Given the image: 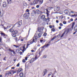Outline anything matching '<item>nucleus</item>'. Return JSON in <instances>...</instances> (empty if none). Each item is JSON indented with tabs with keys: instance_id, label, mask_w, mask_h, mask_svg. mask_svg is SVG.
<instances>
[{
	"instance_id": "c03bdc74",
	"label": "nucleus",
	"mask_w": 77,
	"mask_h": 77,
	"mask_svg": "<svg viewBox=\"0 0 77 77\" xmlns=\"http://www.w3.org/2000/svg\"><path fill=\"white\" fill-rule=\"evenodd\" d=\"M47 35V33H45L43 34V35L44 36H46Z\"/></svg>"
},
{
	"instance_id": "c9c22d12",
	"label": "nucleus",
	"mask_w": 77,
	"mask_h": 77,
	"mask_svg": "<svg viewBox=\"0 0 77 77\" xmlns=\"http://www.w3.org/2000/svg\"><path fill=\"white\" fill-rule=\"evenodd\" d=\"M30 5H35V4H34V2H31L30 3Z\"/></svg>"
},
{
	"instance_id": "680f3d73",
	"label": "nucleus",
	"mask_w": 77,
	"mask_h": 77,
	"mask_svg": "<svg viewBox=\"0 0 77 77\" xmlns=\"http://www.w3.org/2000/svg\"><path fill=\"white\" fill-rule=\"evenodd\" d=\"M56 23H59V21H58L57 20H56Z\"/></svg>"
},
{
	"instance_id": "39448f33",
	"label": "nucleus",
	"mask_w": 77,
	"mask_h": 77,
	"mask_svg": "<svg viewBox=\"0 0 77 77\" xmlns=\"http://www.w3.org/2000/svg\"><path fill=\"white\" fill-rule=\"evenodd\" d=\"M16 24H17L18 27L21 26V24H22V20L19 21Z\"/></svg>"
},
{
	"instance_id": "a19ab883",
	"label": "nucleus",
	"mask_w": 77,
	"mask_h": 77,
	"mask_svg": "<svg viewBox=\"0 0 77 77\" xmlns=\"http://www.w3.org/2000/svg\"><path fill=\"white\" fill-rule=\"evenodd\" d=\"M22 62L23 63H25V62H26V60H25V59H23L22 60Z\"/></svg>"
},
{
	"instance_id": "58836bf2",
	"label": "nucleus",
	"mask_w": 77,
	"mask_h": 77,
	"mask_svg": "<svg viewBox=\"0 0 77 77\" xmlns=\"http://www.w3.org/2000/svg\"><path fill=\"white\" fill-rule=\"evenodd\" d=\"M15 51H16V53H18L19 52V50L17 49Z\"/></svg>"
},
{
	"instance_id": "4be33fe9",
	"label": "nucleus",
	"mask_w": 77,
	"mask_h": 77,
	"mask_svg": "<svg viewBox=\"0 0 77 77\" xmlns=\"http://www.w3.org/2000/svg\"><path fill=\"white\" fill-rule=\"evenodd\" d=\"M10 31L11 32V33H12L14 31V29H13L12 28H11L10 29H9Z\"/></svg>"
},
{
	"instance_id": "09e8293b",
	"label": "nucleus",
	"mask_w": 77,
	"mask_h": 77,
	"mask_svg": "<svg viewBox=\"0 0 77 77\" xmlns=\"http://www.w3.org/2000/svg\"><path fill=\"white\" fill-rule=\"evenodd\" d=\"M36 8H39V6L38 5H37L36 6Z\"/></svg>"
},
{
	"instance_id": "c85d7f7f",
	"label": "nucleus",
	"mask_w": 77,
	"mask_h": 77,
	"mask_svg": "<svg viewBox=\"0 0 77 77\" xmlns=\"http://www.w3.org/2000/svg\"><path fill=\"white\" fill-rule=\"evenodd\" d=\"M38 39V37L37 36H35V35H34V36L33 37V39Z\"/></svg>"
},
{
	"instance_id": "423d86ee",
	"label": "nucleus",
	"mask_w": 77,
	"mask_h": 77,
	"mask_svg": "<svg viewBox=\"0 0 77 77\" xmlns=\"http://www.w3.org/2000/svg\"><path fill=\"white\" fill-rule=\"evenodd\" d=\"M54 40V39H51V40L50 41L48 42V44H45V47L46 48H47V47H48V46H49V45H50V44H51V41H53V40Z\"/></svg>"
},
{
	"instance_id": "3c124183",
	"label": "nucleus",
	"mask_w": 77,
	"mask_h": 77,
	"mask_svg": "<svg viewBox=\"0 0 77 77\" xmlns=\"http://www.w3.org/2000/svg\"><path fill=\"white\" fill-rule=\"evenodd\" d=\"M60 26H63V24L62 23H60Z\"/></svg>"
},
{
	"instance_id": "f3484780",
	"label": "nucleus",
	"mask_w": 77,
	"mask_h": 77,
	"mask_svg": "<svg viewBox=\"0 0 77 77\" xmlns=\"http://www.w3.org/2000/svg\"><path fill=\"white\" fill-rule=\"evenodd\" d=\"M64 12L65 14H68L69 12L68 10H65L64 11Z\"/></svg>"
},
{
	"instance_id": "4c0bfd02",
	"label": "nucleus",
	"mask_w": 77,
	"mask_h": 77,
	"mask_svg": "<svg viewBox=\"0 0 77 77\" xmlns=\"http://www.w3.org/2000/svg\"><path fill=\"white\" fill-rule=\"evenodd\" d=\"M51 31L52 32H55V29L54 28L52 29H51Z\"/></svg>"
},
{
	"instance_id": "79ce46f5",
	"label": "nucleus",
	"mask_w": 77,
	"mask_h": 77,
	"mask_svg": "<svg viewBox=\"0 0 77 77\" xmlns=\"http://www.w3.org/2000/svg\"><path fill=\"white\" fill-rule=\"evenodd\" d=\"M60 19H63V16H61L60 17Z\"/></svg>"
},
{
	"instance_id": "ea45409f",
	"label": "nucleus",
	"mask_w": 77,
	"mask_h": 77,
	"mask_svg": "<svg viewBox=\"0 0 77 77\" xmlns=\"http://www.w3.org/2000/svg\"><path fill=\"white\" fill-rule=\"evenodd\" d=\"M42 53V52L41 51H39V57H40V56H41V55Z\"/></svg>"
},
{
	"instance_id": "7c9ffc66",
	"label": "nucleus",
	"mask_w": 77,
	"mask_h": 77,
	"mask_svg": "<svg viewBox=\"0 0 77 77\" xmlns=\"http://www.w3.org/2000/svg\"><path fill=\"white\" fill-rule=\"evenodd\" d=\"M38 38H40L41 37V33H39L38 34Z\"/></svg>"
},
{
	"instance_id": "6e6552de",
	"label": "nucleus",
	"mask_w": 77,
	"mask_h": 77,
	"mask_svg": "<svg viewBox=\"0 0 77 77\" xmlns=\"http://www.w3.org/2000/svg\"><path fill=\"white\" fill-rule=\"evenodd\" d=\"M37 31H38L39 33H42L43 29L42 28L38 27L37 29Z\"/></svg>"
},
{
	"instance_id": "37998d69",
	"label": "nucleus",
	"mask_w": 77,
	"mask_h": 77,
	"mask_svg": "<svg viewBox=\"0 0 77 77\" xmlns=\"http://www.w3.org/2000/svg\"><path fill=\"white\" fill-rule=\"evenodd\" d=\"M44 21H47V18H45L43 19Z\"/></svg>"
},
{
	"instance_id": "de8ad7c7",
	"label": "nucleus",
	"mask_w": 77,
	"mask_h": 77,
	"mask_svg": "<svg viewBox=\"0 0 77 77\" xmlns=\"http://www.w3.org/2000/svg\"><path fill=\"white\" fill-rule=\"evenodd\" d=\"M2 39H0V42H1L2 44H0V45H2Z\"/></svg>"
},
{
	"instance_id": "774afa93",
	"label": "nucleus",
	"mask_w": 77,
	"mask_h": 77,
	"mask_svg": "<svg viewBox=\"0 0 77 77\" xmlns=\"http://www.w3.org/2000/svg\"><path fill=\"white\" fill-rule=\"evenodd\" d=\"M61 36L60 34H59L57 35V36H58H58Z\"/></svg>"
},
{
	"instance_id": "f8f14e48",
	"label": "nucleus",
	"mask_w": 77,
	"mask_h": 77,
	"mask_svg": "<svg viewBox=\"0 0 77 77\" xmlns=\"http://www.w3.org/2000/svg\"><path fill=\"white\" fill-rule=\"evenodd\" d=\"M39 57V56H38V55L37 54H36L35 55V57L34 58L35 60H37L38 58Z\"/></svg>"
},
{
	"instance_id": "1a4fd4ad",
	"label": "nucleus",
	"mask_w": 77,
	"mask_h": 77,
	"mask_svg": "<svg viewBox=\"0 0 77 77\" xmlns=\"http://www.w3.org/2000/svg\"><path fill=\"white\" fill-rule=\"evenodd\" d=\"M8 51H11V52H13V54H16V53H15V51H14V50H12V49H11V48H9L8 50Z\"/></svg>"
},
{
	"instance_id": "dca6fc26",
	"label": "nucleus",
	"mask_w": 77,
	"mask_h": 77,
	"mask_svg": "<svg viewBox=\"0 0 77 77\" xmlns=\"http://www.w3.org/2000/svg\"><path fill=\"white\" fill-rule=\"evenodd\" d=\"M2 6L3 8H5L6 6V2H4L2 4Z\"/></svg>"
},
{
	"instance_id": "a878e982",
	"label": "nucleus",
	"mask_w": 77,
	"mask_h": 77,
	"mask_svg": "<svg viewBox=\"0 0 77 77\" xmlns=\"http://www.w3.org/2000/svg\"><path fill=\"white\" fill-rule=\"evenodd\" d=\"M45 17V15H42L41 16V19H42V20H43L44 19Z\"/></svg>"
},
{
	"instance_id": "412c9836",
	"label": "nucleus",
	"mask_w": 77,
	"mask_h": 77,
	"mask_svg": "<svg viewBox=\"0 0 77 77\" xmlns=\"http://www.w3.org/2000/svg\"><path fill=\"white\" fill-rule=\"evenodd\" d=\"M7 2L8 4L12 3V1L11 0H7Z\"/></svg>"
},
{
	"instance_id": "e2e57ef3",
	"label": "nucleus",
	"mask_w": 77,
	"mask_h": 77,
	"mask_svg": "<svg viewBox=\"0 0 77 77\" xmlns=\"http://www.w3.org/2000/svg\"><path fill=\"white\" fill-rule=\"evenodd\" d=\"M71 21H73V19L72 18H71L70 19Z\"/></svg>"
},
{
	"instance_id": "20e7f679",
	"label": "nucleus",
	"mask_w": 77,
	"mask_h": 77,
	"mask_svg": "<svg viewBox=\"0 0 77 77\" xmlns=\"http://www.w3.org/2000/svg\"><path fill=\"white\" fill-rule=\"evenodd\" d=\"M29 17V14L28 13H25L23 15V18L25 19H28Z\"/></svg>"
},
{
	"instance_id": "f257e3e1",
	"label": "nucleus",
	"mask_w": 77,
	"mask_h": 77,
	"mask_svg": "<svg viewBox=\"0 0 77 77\" xmlns=\"http://www.w3.org/2000/svg\"><path fill=\"white\" fill-rule=\"evenodd\" d=\"M75 24V22H73L72 23V26L70 28H69V29H68L67 31H65L63 33L61 36L60 37V38H62L64 36V34H65L66 33V34H68V32H69V30H72L73 29V27H74V25Z\"/></svg>"
},
{
	"instance_id": "f704fd0d",
	"label": "nucleus",
	"mask_w": 77,
	"mask_h": 77,
	"mask_svg": "<svg viewBox=\"0 0 77 77\" xmlns=\"http://www.w3.org/2000/svg\"><path fill=\"white\" fill-rule=\"evenodd\" d=\"M26 12H28V14H30V13H29V10L28 9H26Z\"/></svg>"
},
{
	"instance_id": "69168bd1",
	"label": "nucleus",
	"mask_w": 77,
	"mask_h": 77,
	"mask_svg": "<svg viewBox=\"0 0 77 77\" xmlns=\"http://www.w3.org/2000/svg\"><path fill=\"white\" fill-rule=\"evenodd\" d=\"M76 32H77V31H75V32L73 33V35H74V34H75V33H76Z\"/></svg>"
},
{
	"instance_id": "e433bc0d",
	"label": "nucleus",
	"mask_w": 77,
	"mask_h": 77,
	"mask_svg": "<svg viewBox=\"0 0 77 77\" xmlns=\"http://www.w3.org/2000/svg\"><path fill=\"white\" fill-rule=\"evenodd\" d=\"M8 27V26H7V27L4 26V30H6V29H7Z\"/></svg>"
},
{
	"instance_id": "9b49d317",
	"label": "nucleus",
	"mask_w": 77,
	"mask_h": 77,
	"mask_svg": "<svg viewBox=\"0 0 77 77\" xmlns=\"http://www.w3.org/2000/svg\"><path fill=\"white\" fill-rule=\"evenodd\" d=\"M47 70L45 69V70H44L43 71V73H42L43 76H45V74H47Z\"/></svg>"
},
{
	"instance_id": "49530a36",
	"label": "nucleus",
	"mask_w": 77,
	"mask_h": 77,
	"mask_svg": "<svg viewBox=\"0 0 77 77\" xmlns=\"http://www.w3.org/2000/svg\"><path fill=\"white\" fill-rule=\"evenodd\" d=\"M14 47H16V48H17V47H19L18 46H17L16 45H14Z\"/></svg>"
},
{
	"instance_id": "f03ea898",
	"label": "nucleus",
	"mask_w": 77,
	"mask_h": 77,
	"mask_svg": "<svg viewBox=\"0 0 77 77\" xmlns=\"http://www.w3.org/2000/svg\"><path fill=\"white\" fill-rule=\"evenodd\" d=\"M37 42V39H33L32 40V42H29H29L27 43V45H26V48H27L29 47L30 45H31V44H32L34 42Z\"/></svg>"
},
{
	"instance_id": "6e6d98bb",
	"label": "nucleus",
	"mask_w": 77,
	"mask_h": 77,
	"mask_svg": "<svg viewBox=\"0 0 77 77\" xmlns=\"http://www.w3.org/2000/svg\"><path fill=\"white\" fill-rule=\"evenodd\" d=\"M48 18L47 19V20H48V21H50V18H49V17H48Z\"/></svg>"
},
{
	"instance_id": "c756f323",
	"label": "nucleus",
	"mask_w": 77,
	"mask_h": 77,
	"mask_svg": "<svg viewBox=\"0 0 77 77\" xmlns=\"http://www.w3.org/2000/svg\"><path fill=\"white\" fill-rule=\"evenodd\" d=\"M12 35L13 37H16V35L15 34L13 33L12 34Z\"/></svg>"
},
{
	"instance_id": "13d9d810",
	"label": "nucleus",
	"mask_w": 77,
	"mask_h": 77,
	"mask_svg": "<svg viewBox=\"0 0 77 77\" xmlns=\"http://www.w3.org/2000/svg\"><path fill=\"white\" fill-rule=\"evenodd\" d=\"M6 57H5L4 58L3 60H6Z\"/></svg>"
},
{
	"instance_id": "0e129e2a",
	"label": "nucleus",
	"mask_w": 77,
	"mask_h": 77,
	"mask_svg": "<svg viewBox=\"0 0 77 77\" xmlns=\"http://www.w3.org/2000/svg\"><path fill=\"white\" fill-rule=\"evenodd\" d=\"M27 58H28L27 57H25V59L26 60H27Z\"/></svg>"
},
{
	"instance_id": "ddd939ff",
	"label": "nucleus",
	"mask_w": 77,
	"mask_h": 77,
	"mask_svg": "<svg viewBox=\"0 0 77 77\" xmlns=\"http://www.w3.org/2000/svg\"><path fill=\"white\" fill-rule=\"evenodd\" d=\"M45 10L47 12L46 13L47 14V17H48V16H49V13H50V12L48 11L47 9H46Z\"/></svg>"
},
{
	"instance_id": "338daca9",
	"label": "nucleus",
	"mask_w": 77,
	"mask_h": 77,
	"mask_svg": "<svg viewBox=\"0 0 77 77\" xmlns=\"http://www.w3.org/2000/svg\"><path fill=\"white\" fill-rule=\"evenodd\" d=\"M32 9H35V7H32Z\"/></svg>"
},
{
	"instance_id": "6ab92c4d",
	"label": "nucleus",
	"mask_w": 77,
	"mask_h": 77,
	"mask_svg": "<svg viewBox=\"0 0 77 77\" xmlns=\"http://www.w3.org/2000/svg\"><path fill=\"white\" fill-rule=\"evenodd\" d=\"M23 4L24 6H27V3L26 2H23Z\"/></svg>"
},
{
	"instance_id": "8fccbe9b",
	"label": "nucleus",
	"mask_w": 77,
	"mask_h": 77,
	"mask_svg": "<svg viewBox=\"0 0 77 77\" xmlns=\"http://www.w3.org/2000/svg\"><path fill=\"white\" fill-rule=\"evenodd\" d=\"M17 67H18V66H20V63H18L17 65Z\"/></svg>"
},
{
	"instance_id": "a18cd8bd",
	"label": "nucleus",
	"mask_w": 77,
	"mask_h": 77,
	"mask_svg": "<svg viewBox=\"0 0 77 77\" xmlns=\"http://www.w3.org/2000/svg\"><path fill=\"white\" fill-rule=\"evenodd\" d=\"M63 23L64 24H66V22L65 21H63Z\"/></svg>"
},
{
	"instance_id": "473e14b6",
	"label": "nucleus",
	"mask_w": 77,
	"mask_h": 77,
	"mask_svg": "<svg viewBox=\"0 0 77 77\" xmlns=\"http://www.w3.org/2000/svg\"><path fill=\"white\" fill-rule=\"evenodd\" d=\"M74 30L75 31L77 30V26H75L74 28Z\"/></svg>"
},
{
	"instance_id": "5701e85b",
	"label": "nucleus",
	"mask_w": 77,
	"mask_h": 77,
	"mask_svg": "<svg viewBox=\"0 0 77 77\" xmlns=\"http://www.w3.org/2000/svg\"><path fill=\"white\" fill-rule=\"evenodd\" d=\"M1 10L0 9V15L1 17H3V13H2L1 11Z\"/></svg>"
},
{
	"instance_id": "393cba45",
	"label": "nucleus",
	"mask_w": 77,
	"mask_h": 77,
	"mask_svg": "<svg viewBox=\"0 0 77 77\" xmlns=\"http://www.w3.org/2000/svg\"><path fill=\"white\" fill-rule=\"evenodd\" d=\"M38 3H40V4H42V3H43V0H41V1L38 0Z\"/></svg>"
},
{
	"instance_id": "4d7b16f0",
	"label": "nucleus",
	"mask_w": 77,
	"mask_h": 77,
	"mask_svg": "<svg viewBox=\"0 0 77 77\" xmlns=\"http://www.w3.org/2000/svg\"><path fill=\"white\" fill-rule=\"evenodd\" d=\"M49 27L51 29L52 28V27H53V26H52L50 25V26H49Z\"/></svg>"
},
{
	"instance_id": "5fc2aeb1",
	"label": "nucleus",
	"mask_w": 77,
	"mask_h": 77,
	"mask_svg": "<svg viewBox=\"0 0 77 77\" xmlns=\"http://www.w3.org/2000/svg\"><path fill=\"white\" fill-rule=\"evenodd\" d=\"M23 53V52H21V51H20V52H19V54H22Z\"/></svg>"
},
{
	"instance_id": "7ed1b4c3",
	"label": "nucleus",
	"mask_w": 77,
	"mask_h": 77,
	"mask_svg": "<svg viewBox=\"0 0 77 77\" xmlns=\"http://www.w3.org/2000/svg\"><path fill=\"white\" fill-rule=\"evenodd\" d=\"M0 34L2 36H3L4 38H5V39L8 38V35L5 34L4 33L1 32Z\"/></svg>"
},
{
	"instance_id": "052dcab7",
	"label": "nucleus",
	"mask_w": 77,
	"mask_h": 77,
	"mask_svg": "<svg viewBox=\"0 0 77 77\" xmlns=\"http://www.w3.org/2000/svg\"><path fill=\"white\" fill-rule=\"evenodd\" d=\"M22 37H21V36H20V37H19V39H22Z\"/></svg>"
},
{
	"instance_id": "2f4dec72",
	"label": "nucleus",
	"mask_w": 77,
	"mask_h": 77,
	"mask_svg": "<svg viewBox=\"0 0 77 77\" xmlns=\"http://www.w3.org/2000/svg\"><path fill=\"white\" fill-rule=\"evenodd\" d=\"M25 45L23 46V50H26V49H27V48H27V46L26 47V48H25Z\"/></svg>"
},
{
	"instance_id": "cd10ccee",
	"label": "nucleus",
	"mask_w": 77,
	"mask_h": 77,
	"mask_svg": "<svg viewBox=\"0 0 77 77\" xmlns=\"http://www.w3.org/2000/svg\"><path fill=\"white\" fill-rule=\"evenodd\" d=\"M11 71L12 74H15V73H16V71H14V70H11Z\"/></svg>"
},
{
	"instance_id": "bf43d9fd",
	"label": "nucleus",
	"mask_w": 77,
	"mask_h": 77,
	"mask_svg": "<svg viewBox=\"0 0 77 77\" xmlns=\"http://www.w3.org/2000/svg\"><path fill=\"white\" fill-rule=\"evenodd\" d=\"M47 57V56L46 55H45L43 56L44 58H46Z\"/></svg>"
},
{
	"instance_id": "72a5a7b5",
	"label": "nucleus",
	"mask_w": 77,
	"mask_h": 77,
	"mask_svg": "<svg viewBox=\"0 0 77 77\" xmlns=\"http://www.w3.org/2000/svg\"><path fill=\"white\" fill-rule=\"evenodd\" d=\"M48 77H53L52 74H49L48 76Z\"/></svg>"
},
{
	"instance_id": "0eeeda50",
	"label": "nucleus",
	"mask_w": 77,
	"mask_h": 77,
	"mask_svg": "<svg viewBox=\"0 0 77 77\" xmlns=\"http://www.w3.org/2000/svg\"><path fill=\"white\" fill-rule=\"evenodd\" d=\"M60 7H57L54 9V11L55 12H58V11H60Z\"/></svg>"
},
{
	"instance_id": "4468645a",
	"label": "nucleus",
	"mask_w": 77,
	"mask_h": 77,
	"mask_svg": "<svg viewBox=\"0 0 77 77\" xmlns=\"http://www.w3.org/2000/svg\"><path fill=\"white\" fill-rule=\"evenodd\" d=\"M36 12H37V13H38V14H41L43 13L42 12V11H40V10H37L36 11Z\"/></svg>"
},
{
	"instance_id": "864d4df0",
	"label": "nucleus",
	"mask_w": 77,
	"mask_h": 77,
	"mask_svg": "<svg viewBox=\"0 0 77 77\" xmlns=\"http://www.w3.org/2000/svg\"><path fill=\"white\" fill-rule=\"evenodd\" d=\"M72 17H76L77 16V15H76L75 14H74V15H72Z\"/></svg>"
},
{
	"instance_id": "bb28decb",
	"label": "nucleus",
	"mask_w": 77,
	"mask_h": 77,
	"mask_svg": "<svg viewBox=\"0 0 77 77\" xmlns=\"http://www.w3.org/2000/svg\"><path fill=\"white\" fill-rule=\"evenodd\" d=\"M49 11H50V10H52L53 9V7H50L48 8Z\"/></svg>"
},
{
	"instance_id": "a211bd4d",
	"label": "nucleus",
	"mask_w": 77,
	"mask_h": 77,
	"mask_svg": "<svg viewBox=\"0 0 77 77\" xmlns=\"http://www.w3.org/2000/svg\"><path fill=\"white\" fill-rule=\"evenodd\" d=\"M23 71V69L21 68H20L18 70L17 72L18 73H19L20 72H21V71Z\"/></svg>"
},
{
	"instance_id": "9d476101",
	"label": "nucleus",
	"mask_w": 77,
	"mask_h": 77,
	"mask_svg": "<svg viewBox=\"0 0 77 77\" xmlns=\"http://www.w3.org/2000/svg\"><path fill=\"white\" fill-rule=\"evenodd\" d=\"M34 3L35 5H38V3H39V1L38 0H34Z\"/></svg>"
},
{
	"instance_id": "aec40b11",
	"label": "nucleus",
	"mask_w": 77,
	"mask_h": 77,
	"mask_svg": "<svg viewBox=\"0 0 77 77\" xmlns=\"http://www.w3.org/2000/svg\"><path fill=\"white\" fill-rule=\"evenodd\" d=\"M14 33L15 34H18V31L17 30H15L14 31Z\"/></svg>"
},
{
	"instance_id": "2eb2a0df",
	"label": "nucleus",
	"mask_w": 77,
	"mask_h": 77,
	"mask_svg": "<svg viewBox=\"0 0 77 77\" xmlns=\"http://www.w3.org/2000/svg\"><path fill=\"white\" fill-rule=\"evenodd\" d=\"M10 74H12V73L11 72V71H8L7 72V73L5 74L6 75H9Z\"/></svg>"
},
{
	"instance_id": "603ef678",
	"label": "nucleus",
	"mask_w": 77,
	"mask_h": 77,
	"mask_svg": "<svg viewBox=\"0 0 77 77\" xmlns=\"http://www.w3.org/2000/svg\"><path fill=\"white\" fill-rule=\"evenodd\" d=\"M19 40H20V39L18 40V39H16L15 41L16 42H17V41H19Z\"/></svg>"
},
{
	"instance_id": "b1692460",
	"label": "nucleus",
	"mask_w": 77,
	"mask_h": 77,
	"mask_svg": "<svg viewBox=\"0 0 77 77\" xmlns=\"http://www.w3.org/2000/svg\"><path fill=\"white\" fill-rule=\"evenodd\" d=\"M40 42H45V41H46V40H45V39H44V40H40Z\"/></svg>"
}]
</instances>
